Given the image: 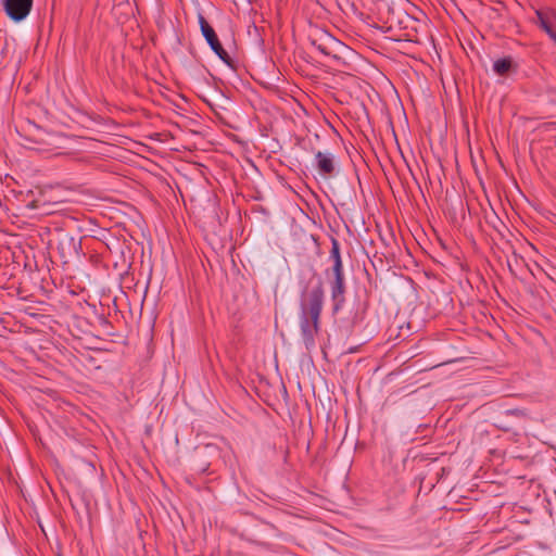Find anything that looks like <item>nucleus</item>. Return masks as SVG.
I'll return each instance as SVG.
<instances>
[{"instance_id":"1","label":"nucleus","mask_w":556,"mask_h":556,"mask_svg":"<svg viewBox=\"0 0 556 556\" xmlns=\"http://www.w3.org/2000/svg\"><path fill=\"white\" fill-rule=\"evenodd\" d=\"M25 141L24 146L27 149L50 153L60 148L61 138L54 132H49L33 123H28L25 129Z\"/></svg>"},{"instance_id":"2","label":"nucleus","mask_w":556,"mask_h":556,"mask_svg":"<svg viewBox=\"0 0 556 556\" xmlns=\"http://www.w3.org/2000/svg\"><path fill=\"white\" fill-rule=\"evenodd\" d=\"M324 305L323 282L318 280L314 286L306 288L301 295V314L311 316V319H319Z\"/></svg>"},{"instance_id":"3","label":"nucleus","mask_w":556,"mask_h":556,"mask_svg":"<svg viewBox=\"0 0 556 556\" xmlns=\"http://www.w3.org/2000/svg\"><path fill=\"white\" fill-rule=\"evenodd\" d=\"M199 25L201 33L207 43L210 45L211 49L218 55V58L224 61L226 64H231V59L229 54L226 52V50L223 48L222 43L218 40V37L213 29V27L208 24V22L205 20L203 15H199Z\"/></svg>"},{"instance_id":"4","label":"nucleus","mask_w":556,"mask_h":556,"mask_svg":"<svg viewBox=\"0 0 556 556\" xmlns=\"http://www.w3.org/2000/svg\"><path fill=\"white\" fill-rule=\"evenodd\" d=\"M34 0H2L5 14L14 22L24 21L30 13Z\"/></svg>"},{"instance_id":"5","label":"nucleus","mask_w":556,"mask_h":556,"mask_svg":"<svg viewBox=\"0 0 556 556\" xmlns=\"http://www.w3.org/2000/svg\"><path fill=\"white\" fill-rule=\"evenodd\" d=\"M300 326L305 345L308 348L314 344V337L319 330V319H311L300 313Z\"/></svg>"},{"instance_id":"6","label":"nucleus","mask_w":556,"mask_h":556,"mask_svg":"<svg viewBox=\"0 0 556 556\" xmlns=\"http://www.w3.org/2000/svg\"><path fill=\"white\" fill-rule=\"evenodd\" d=\"M315 160H316L317 169L323 176L329 177L333 174L334 161H333V156L330 153H323V152L318 151L315 154Z\"/></svg>"},{"instance_id":"7","label":"nucleus","mask_w":556,"mask_h":556,"mask_svg":"<svg viewBox=\"0 0 556 556\" xmlns=\"http://www.w3.org/2000/svg\"><path fill=\"white\" fill-rule=\"evenodd\" d=\"M323 37H324L323 42L317 43V41L314 40L313 43L325 55H329V56L332 55L336 58L337 55L333 53L334 47H340L341 42L338 41L334 37H332L331 35H329L327 33H325Z\"/></svg>"},{"instance_id":"8","label":"nucleus","mask_w":556,"mask_h":556,"mask_svg":"<svg viewBox=\"0 0 556 556\" xmlns=\"http://www.w3.org/2000/svg\"><path fill=\"white\" fill-rule=\"evenodd\" d=\"M344 278H334L331 283V298L334 302V311H338L344 301Z\"/></svg>"},{"instance_id":"9","label":"nucleus","mask_w":556,"mask_h":556,"mask_svg":"<svg viewBox=\"0 0 556 556\" xmlns=\"http://www.w3.org/2000/svg\"><path fill=\"white\" fill-rule=\"evenodd\" d=\"M493 71L500 76H505L508 75L511 71L517 72V64H514L511 58L509 56L498 59L493 64Z\"/></svg>"},{"instance_id":"10","label":"nucleus","mask_w":556,"mask_h":556,"mask_svg":"<svg viewBox=\"0 0 556 556\" xmlns=\"http://www.w3.org/2000/svg\"><path fill=\"white\" fill-rule=\"evenodd\" d=\"M538 17L544 30L556 41V13H552L549 16L545 17L541 12H538Z\"/></svg>"},{"instance_id":"11","label":"nucleus","mask_w":556,"mask_h":556,"mask_svg":"<svg viewBox=\"0 0 556 556\" xmlns=\"http://www.w3.org/2000/svg\"><path fill=\"white\" fill-rule=\"evenodd\" d=\"M330 258L333 262H337V260H341L339 242L336 239H332V247H331V251H330Z\"/></svg>"},{"instance_id":"12","label":"nucleus","mask_w":556,"mask_h":556,"mask_svg":"<svg viewBox=\"0 0 556 556\" xmlns=\"http://www.w3.org/2000/svg\"><path fill=\"white\" fill-rule=\"evenodd\" d=\"M332 274H333V277L334 278H344L343 276V266H342V261L341 260H337V262H333V266H332Z\"/></svg>"},{"instance_id":"13","label":"nucleus","mask_w":556,"mask_h":556,"mask_svg":"<svg viewBox=\"0 0 556 556\" xmlns=\"http://www.w3.org/2000/svg\"><path fill=\"white\" fill-rule=\"evenodd\" d=\"M527 247H528L529 249H531V250H534L533 244H531V243H529V242L527 243Z\"/></svg>"}]
</instances>
